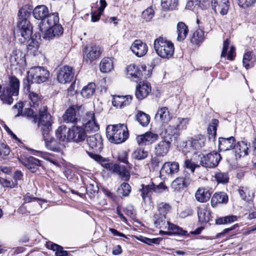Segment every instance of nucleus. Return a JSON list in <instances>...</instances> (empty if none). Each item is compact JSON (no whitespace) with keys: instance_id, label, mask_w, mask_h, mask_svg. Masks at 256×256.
Returning <instances> with one entry per match:
<instances>
[{"instance_id":"f257e3e1","label":"nucleus","mask_w":256,"mask_h":256,"mask_svg":"<svg viewBox=\"0 0 256 256\" xmlns=\"http://www.w3.org/2000/svg\"><path fill=\"white\" fill-rule=\"evenodd\" d=\"M30 15V12L28 11L26 8H22L18 12L19 20L17 28L14 30V34L15 37L20 36L19 40L22 44L25 43L32 34V28L28 20Z\"/></svg>"},{"instance_id":"f03ea898","label":"nucleus","mask_w":256,"mask_h":256,"mask_svg":"<svg viewBox=\"0 0 256 256\" xmlns=\"http://www.w3.org/2000/svg\"><path fill=\"white\" fill-rule=\"evenodd\" d=\"M88 155L108 170L118 174L124 180H128L130 174L128 170L122 166L108 162V160L99 154L86 151Z\"/></svg>"},{"instance_id":"7ed1b4c3","label":"nucleus","mask_w":256,"mask_h":256,"mask_svg":"<svg viewBox=\"0 0 256 256\" xmlns=\"http://www.w3.org/2000/svg\"><path fill=\"white\" fill-rule=\"evenodd\" d=\"M176 130L167 126L160 134L162 140L155 146L154 152L157 156H164L169 152L172 140V136L175 135Z\"/></svg>"},{"instance_id":"20e7f679","label":"nucleus","mask_w":256,"mask_h":256,"mask_svg":"<svg viewBox=\"0 0 256 256\" xmlns=\"http://www.w3.org/2000/svg\"><path fill=\"white\" fill-rule=\"evenodd\" d=\"M106 136L110 142L114 144L124 142L128 137L126 126L120 124L108 126L106 128Z\"/></svg>"},{"instance_id":"39448f33","label":"nucleus","mask_w":256,"mask_h":256,"mask_svg":"<svg viewBox=\"0 0 256 256\" xmlns=\"http://www.w3.org/2000/svg\"><path fill=\"white\" fill-rule=\"evenodd\" d=\"M20 81L15 76L10 78V86L4 87L2 88L0 85V99L4 104H11L13 102L12 96L18 94Z\"/></svg>"},{"instance_id":"423d86ee","label":"nucleus","mask_w":256,"mask_h":256,"mask_svg":"<svg viewBox=\"0 0 256 256\" xmlns=\"http://www.w3.org/2000/svg\"><path fill=\"white\" fill-rule=\"evenodd\" d=\"M146 68L145 65H128L125 70L126 77L135 82L141 80L143 76L147 78L150 76L154 67L150 65L148 70Z\"/></svg>"},{"instance_id":"0eeeda50","label":"nucleus","mask_w":256,"mask_h":256,"mask_svg":"<svg viewBox=\"0 0 256 256\" xmlns=\"http://www.w3.org/2000/svg\"><path fill=\"white\" fill-rule=\"evenodd\" d=\"M154 48L157 54L163 58H169L174 52L173 44L163 38L159 37L154 41Z\"/></svg>"},{"instance_id":"6e6552de","label":"nucleus","mask_w":256,"mask_h":256,"mask_svg":"<svg viewBox=\"0 0 256 256\" xmlns=\"http://www.w3.org/2000/svg\"><path fill=\"white\" fill-rule=\"evenodd\" d=\"M103 52L100 45L92 43L83 48L84 61L87 63H92L98 59Z\"/></svg>"},{"instance_id":"1a4fd4ad","label":"nucleus","mask_w":256,"mask_h":256,"mask_svg":"<svg viewBox=\"0 0 256 256\" xmlns=\"http://www.w3.org/2000/svg\"><path fill=\"white\" fill-rule=\"evenodd\" d=\"M39 116H38V124L40 126L43 136L48 134L52 130V120L51 115L48 113L47 107L43 106L39 110Z\"/></svg>"},{"instance_id":"9d476101","label":"nucleus","mask_w":256,"mask_h":256,"mask_svg":"<svg viewBox=\"0 0 256 256\" xmlns=\"http://www.w3.org/2000/svg\"><path fill=\"white\" fill-rule=\"evenodd\" d=\"M82 106L76 104L68 108L62 116L63 120L66 123L76 124L80 116V112H83Z\"/></svg>"},{"instance_id":"9b49d317","label":"nucleus","mask_w":256,"mask_h":256,"mask_svg":"<svg viewBox=\"0 0 256 256\" xmlns=\"http://www.w3.org/2000/svg\"><path fill=\"white\" fill-rule=\"evenodd\" d=\"M28 74L34 82L38 84L46 82L50 74L49 72L46 68L38 66L32 67L28 71Z\"/></svg>"},{"instance_id":"f8f14e48","label":"nucleus","mask_w":256,"mask_h":256,"mask_svg":"<svg viewBox=\"0 0 256 256\" xmlns=\"http://www.w3.org/2000/svg\"><path fill=\"white\" fill-rule=\"evenodd\" d=\"M220 159V155L218 152H212L201 156L200 164L205 168H214L218 165Z\"/></svg>"},{"instance_id":"ddd939ff","label":"nucleus","mask_w":256,"mask_h":256,"mask_svg":"<svg viewBox=\"0 0 256 256\" xmlns=\"http://www.w3.org/2000/svg\"><path fill=\"white\" fill-rule=\"evenodd\" d=\"M206 138L202 135L191 138L186 142L182 149L183 152H190V150H200L204 146Z\"/></svg>"},{"instance_id":"4468645a","label":"nucleus","mask_w":256,"mask_h":256,"mask_svg":"<svg viewBox=\"0 0 256 256\" xmlns=\"http://www.w3.org/2000/svg\"><path fill=\"white\" fill-rule=\"evenodd\" d=\"M58 71L57 78L60 82L66 84L72 80L74 72L72 66L68 65H60Z\"/></svg>"},{"instance_id":"2eb2a0df","label":"nucleus","mask_w":256,"mask_h":256,"mask_svg":"<svg viewBox=\"0 0 256 256\" xmlns=\"http://www.w3.org/2000/svg\"><path fill=\"white\" fill-rule=\"evenodd\" d=\"M82 124L86 132H95L98 130L99 126L96 122L94 112H86L82 118Z\"/></svg>"},{"instance_id":"dca6fc26","label":"nucleus","mask_w":256,"mask_h":256,"mask_svg":"<svg viewBox=\"0 0 256 256\" xmlns=\"http://www.w3.org/2000/svg\"><path fill=\"white\" fill-rule=\"evenodd\" d=\"M33 16L36 19L41 20L38 26L40 30L43 32L44 20L46 18L49 14L48 8L44 5L36 6L33 10Z\"/></svg>"},{"instance_id":"f3484780","label":"nucleus","mask_w":256,"mask_h":256,"mask_svg":"<svg viewBox=\"0 0 256 256\" xmlns=\"http://www.w3.org/2000/svg\"><path fill=\"white\" fill-rule=\"evenodd\" d=\"M192 182L190 175L188 173H184L182 176L176 178L172 183V188L174 190H180L189 186Z\"/></svg>"},{"instance_id":"a211bd4d","label":"nucleus","mask_w":256,"mask_h":256,"mask_svg":"<svg viewBox=\"0 0 256 256\" xmlns=\"http://www.w3.org/2000/svg\"><path fill=\"white\" fill-rule=\"evenodd\" d=\"M43 28L44 29L42 32H44L43 38L46 40H50L58 38L64 32V28L60 24L46 28V30H45V28Z\"/></svg>"},{"instance_id":"6ab92c4d","label":"nucleus","mask_w":256,"mask_h":256,"mask_svg":"<svg viewBox=\"0 0 256 256\" xmlns=\"http://www.w3.org/2000/svg\"><path fill=\"white\" fill-rule=\"evenodd\" d=\"M230 44V40L228 39H226L223 43L222 50L220 56V62H222L226 63V60H232L235 56V48L234 46H230V50L228 52V49Z\"/></svg>"},{"instance_id":"aec40b11","label":"nucleus","mask_w":256,"mask_h":256,"mask_svg":"<svg viewBox=\"0 0 256 256\" xmlns=\"http://www.w3.org/2000/svg\"><path fill=\"white\" fill-rule=\"evenodd\" d=\"M158 135L152 132H148L145 134L138 136L136 140L138 145H149L158 140Z\"/></svg>"},{"instance_id":"412c9836","label":"nucleus","mask_w":256,"mask_h":256,"mask_svg":"<svg viewBox=\"0 0 256 256\" xmlns=\"http://www.w3.org/2000/svg\"><path fill=\"white\" fill-rule=\"evenodd\" d=\"M212 8L216 13L225 15L228 13L230 8L228 0H212Z\"/></svg>"},{"instance_id":"4be33fe9","label":"nucleus","mask_w":256,"mask_h":256,"mask_svg":"<svg viewBox=\"0 0 256 256\" xmlns=\"http://www.w3.org/2000/svg\"><path fill=\"white\" fill-rule=\"evenodd\" d=\"M48 134L43 136L46 148L54 152H60L64 146V144L60 141L58 142L54 138L48 137Z\"/></svg>"},{"instance_id":"5701e85b","label":"nucleus","mask_w":256,"mask_h":256,"mask_svg":"<svg viewBox=\"0 0 256 256\" xmlns=\"http://www.w3.org/2000/svg\"><path fill=\"white\" fill-rule=\"evenodd\" d=\"M86 138V132L80 126H74L70 128V140L80 142L84 140Z\"/></svg>"},{"instance_id":"b1692460","label":"nucleus","mask_w":256,"mask_h":256,"mask_svg":"<svg viewBox=\"0 0 256 256\" xmlns=\"http://www.w3.org/2000/svg\"><path fill=\"white\" fill-rule=\"evenodd\" d=\"M130 50L138 57H142L146 54L148 47L146 44L141 40H136L132 44Z\"/></svg>"},{"instance_id":"393cba45","label":"nucleus","mask_w":256,"mask_h":256,"mask_svg":"<svg viewBox=\"0 0 256 256\" xmlns=\"http://www.w3.org/2000/svg\"><path fill=\"white\" fill-rule=\"evenodd\" d=\"M151 92L150 84L148 82H140L137 86L135 94L138 100L146 98Z\"/></svg>"},{"instance_id":"a878e982","label":"nucleus","mask_w":256,"mask_h":256,"mask_svg":"<svg viewBox=\"0 0 256 256\" xmlns=\"http://www.w3.org/2000/svg\"><path fill=\"white\" fill-rule=\"evenodd\" d=\"M132 98L130 95L126 96L115 95L113 96L112 104L114 106L122 108L130 104Z\"/></svg>"},{"instance_id":"bb28decb","label":"nucleus","mask_w":256,"mask_h":256,"mask_svg":"<svg viewBox=\"0 0 256 256\" xmlns=\"http://www.w3.org/2000/svg\"><path fill=\"white\" fill-rule=\"evenodd\" d=\"M20 161L32 172H36L41 165L40 161L33 156H29L25 159L22 158Z\"/></svg>"},{"instance_id":"cd10ccee","label":"nucleus","mask_w":256,"mask_h":256,"mask_svg":"<svg viewBox=\"0 0 256 256\" xmlns=\"http://www.w3.org/2000/svg\"><path fill=\"white\" fill-rule=\"evenodd\" d=\"M87 142L90 148L96 151H100L102 149V136L98 134L90 136L87 138Z\"/></svg>"},{"instance_id":"c85d7f7f","label":"nucleus","mask_w":256,"mask_h":256,"mask_svg":"<svg viewBox=\"0 0 256 256\" xmlns=\"http://www.w3.org/2000/svg\"><path fill=\"white\" fill-rule=\"evenodd\" d=\"M25 90L26 92H27L28 97L30 100V106L34 108H38L42 102V96L39 93L31 90L30 86H28L26 89H25Z\"/></svg>"},{"instance_id":"c756f323","label":"nucleus","mask_w":256,"mask_h":256,"mask_svg":"<svg viewBox=\"0 0 256 256\" xmlns=\"http://www.w3.org/2000/svg\"><path fill=\"white\" fill-rule=\"evenodd\" d=\"M56 135L59 141L62 144L70 141V128H68L66 126H60L56 132Z\"/></svg>"},{"instance_id":"7c9ffc66","label":"nucleus","mask_w":256,"mask_h":256,"mask_svg":"<svg viewBox=\"0 0 256 256\" xmlns=\"http://www.w3.org/2000/svg\"><path fill=\"white\" fill-rule=\"evenodd\" d=\"M154 118L157 122H162V124H167L171 118L168 108L165 106L158 108Z\"/></svg>"},{"instance_id":"2f4dec72","label":"nucleus","mask_w":256,"mask_h":256,"mask_svg":"<svg viewBox=\"0 0 256 256\" xmlns=\"http://www.w3.org/2000/svg\"><path fill=\"white\" fill-rule=\"evenodd\" d=\"M250 147V144L244 141L238 142L234 145V149L236 156L238 158L246 156L248 154V150Z\"/></svg>"},{"instance_id":"473e14b6","label":"nucleus","mask_w":256,"mask_h":256,"mask_svg":"<svg viewBox=\"0 0 256 256\" xmlns=\"http://www.w3.org/2000/svg\"><path fill=\"white\" fill-rule=\"evenodd\" d=\"M234 145L235 138L233 136L228 138H219L218 149L221 151H226L234 148Z\"/></svg>"},{"instance_id":"72a5a7b5","label":"nucleus","mask_w":256,"mask_h":256,"mask_svg":"<svg viewBox=\"0 0 256 256\" xmlns=\"http://www.w3.org/2000/svg\"><path fill=\"white\" fill-rule=\"evenodd\" d=\"M179 170V164L177 162H166L160 170L161 174L172 176Z\"/></svg>"},{"instance_id":"f704fd0d","label":"nucleus","mask_w":256,"mask_h":256,"mask_svg":"<svg viewBox=\"0 0 256 256\" xmlns=\"http://www.w3.org/2000/svg\"><path fill=\"white\" fill-rule=\"evenodd\" d=\"M211 196L210 190L204 188H198L196 192L195 197L197 201L204 202L209 200Z\"/></svg>"},{"instance_id":"c9c22d12","label":"nucleus","mask_w":256,"mask_h":256,"mask_svg":"<svg viewBox=\"0 0 256 256\" xmlns=\"http://www.w3.org/2000/svg\"><path fill=\"white\" fill-rule=\"evenodd\" d=\"M198 220L201 222H208L210 220V213L208 208L202 205L198 208Z\"/></svg>"},{"instance_id":"e433bc0d","label":"nucleus","mask_w":256,"mask_h":256,"mask_svg":"<svg viewBox=\"0 0 256 256\" xmlns=\"http://www.w3.org/2000/svg\"><path fill=\"white\" fill-rule=\"evenodd\" d=\"M228 201V196L224 192H217L214 193L211 199V204L215 207L218 204H226Z\"/></svg>"},{"instance_id":"4c0bfd02","label":"nucleus","mask_w":256,"mask_h":256,"mask_svg":"<svg viewBox=\"0 0 256 256\" xmlns=\"http://www.w3.org/2000/svg\"><path fill=\"white\" fill-rule=\"evenodd\" d=\"M189 30L187 26L183 22H178L176 26L177 40L183 41L186 37Z\"/></svg>"},{"instance_id":"58836bf2","label":"nucleus","mask_w":256,"mask_h":256,"mask_svg":"<svg viewBox=\"0 0 256 256\" xmlns=\"http://www.w3.org/2000/svg\"><path fill=\"white\" fill-rule=\"evenodd\" d=\"M140 186L141 188L140 189V196H142L144 202H145L146 198H150L154 192V183L152 182L150 184H142Z\"/></svg>"},{"instance_id":"ea45409f","label":"nucleus","mask_w":256,"mask_h":256,"mask_svg":"<svg viewBox=\"0 0 256 256\" xmlns=\"http://www.w3.org/2000/svg\"><path fill=\"white\" fill-rule=\"evenodd\" d=\"M25 42H26L28 52L35 56L39 48L38 42L31 36Z\"/></svg>"},{"instance_id":"a19ab883","label":"nucleus","mask_w":256,"mask_h":256,"mask_svg":"<svg viewBox=\"0 0 256 256\" xmlns=\"http://www.w3.org/2000/svg\"><path fill=\"white\" fill-rule=\"evenodd\" d=\"M96 86L94 83H89L87 86L82 88L81 91V95L83 98H90L95 92Z\"/></svg>"},{"instance_id":"79ce46f5","label":"nucleus","mask_w":256,"mask_h":256,"mask_svg":"<svg viewBox=\"0 0 256 256\" xmlns=\"http://www.w3.org/2000/svg\"><path fill=\"white\" fill-rule=\"evenodd\" d=\"M204 32L201 29H198L194 32L190 38V42L194 44H199L204 40Z\"/></svg>"},{"instance_id":"37998d69","label":"nucleus","mask_w":256,"mask_h":256,"mask_svg":"<svg viewBox=\"0 0 256 256\" xmlns=\"http://www.w3.org/2000/svg\"><path fill=\"white\" fill-rule=\"evenodd\" d=\"M9 62L10 64H23L26 62V60L22 53L18 54L14 52L9 56Z\"/></svg>"},{"instance_id":"c03bdc74","label":"nucleus","mask_w":256,"mask_h":256,"mask_svg":"<svg viewBox=\"0 0 256 256\" xmlns=\"http://www.w3.org/2000/svg\"><path fill=\"white\" fill-rule=\"evenodd\" d=\"M136 118L140 124L142 126H147L150 123V116L148 114L142 111H138Z\"/></svg>"},{"instance_id":"a18cd8bd","label":"nucleus","mask_w":256,"mask_h":256,"mask_svg":"<svg viewBox=\"0 0 256 256\" xmlns=\"http://www.w3.org/2000/svg\"><path fill=\"white\" fill-rule=\"evenodd\" d=\"M46 247L54 251H56V256H68V252L66 250H64L63 248L57 244L48 242L46 244Z\"/></svg>"},{"instance_id":"49530a36","label":"nucleus","mask_w":256,"mask_h":256,"mask_svg":"<svg viewBox=\"0 0 256 256\" xmlns=\"http://www.w3.org/2000/svg\"><path fill=\"white\" fill-rule=\"evenodd\" d=\"M154 226L159 228H162L165 226L166 217L164 214L156 213L154 214L153 218Z\"/></svg>"},{"instance_id":"de8ad7c7","label":"nucleus","mask_w":256,"mask_h":256,"mask_svg":"<svg viewBox=\"0 0 256 256\" xmlns=\"http://www.w3.org/2000/svg\"><path fill=\"white\" fill-rule=\"evenodd\" d=\"M178 122L176 125H169L168 126L173 127L176 130L175 134H177L180 130L186 128L187 124L189 122L188 118H178Z\"/></svg>"},{"instance_id":"09e8293b","label":"nucleus","mask_w":256,"mask_h":256,"mask_svg":"<svg viewBox=\"0 0 256 256\" xmlns=\"http://www.w3.org/2000/svg\"><path fill=\"white\" fill-rule=\"evenodd\" d=\"M167 224L168 226V229L172 234L184 236L188 234V232L186 231L182 230V228L179 227L178 226L170 223L169 222H167Z\"/></svg>"},{"instance_id":"8fccbe9b","label":"nucleus","mask_w":256,"mask_h":256,"mask_svg":"<svg viewBox=\"0 0 256 256\" xmlns=\"http://www.w3.org/2000/svg\"><path fill=\"white\" fill-rule=\"evenodd\" d=\"M161 5L166 10H175L178 5V0H161Z\"/></svg>"},{"instance_id":"3c124183","label":"nucleus","mask_w":256,"mask_h":256,"mask_svg":"<svg viewBox=\"0 0 256 256\" xmlns=\"http://www.w3.org/2000/svg\"><path fill=\"white\" fill-rule=\"evenodd\" d=\"M243 64H248V62H256V52L248 51L246 52L243 56Z\"/></svg>"},{"instance_id":"603ef678","label":"nucleus","mask_w":256,"mask_h":256,"mask_svg":"<svg viewBox=\"0 0 256 256\" xmlns=\"http://www.w3.org/2000/svg\"><path fill=\"white\" fill-rule=\"evenodd\" d=\"M238 217L236 216H228L217 218L216 222L218 224H230L236 221Z\"/></svg>"},{"instance_id":"864d4df0","label":"nucleus","mask_w":256,"mask_h":256,"mask_svg":"<svg viewBox=\"0 0 256 256\" xmlns=\"http://www.w3.org/2000/svg\"><path fill=\"white\" fill-rule=\"evenodd\" d=\"M148 152L142 148H137L132 154L133 158L137 160H142L148 157Z\"/></svg>"},{"instance_id":"5fc2aeb1","label":"nucleus","mask_w":256,"mask_h":256,"mask_svg":"<svg viewBox=\"0 0 256 256\" xmlns=\"http://www.w3.org/2000/svg\"><path fill=\"white\" fill-rule=\"evenodd\" d=\"M46 18H47L46 23L48 27L54 25L60 24H59V16L57 12L49 13Z\"/></svg>"},{"instance_id":"6e6d98bb","label":"nucleus","mask_w":256,"mask_h":256,"mask_svg":"<svg viewBox=\"0 0 256 256\" xmlns=\"http://www.w3.org/2000/svg\"><path fill=\"white\" fill-rule=\"evenodd\" d=\"M214 178L218 183L226 184L228 182L229 177L227 172H218L215 173Z\"/></svg>"},{"instance_id":"4d7b16f0","label":"nucleus","mask_w":256,"mask_h":256,"mask_svg":"<svg viewBox=\"0 0 256 256\" xmlns=\"http://www.w3.org/2000/svg\"><path fill=\"white\" fill-rule=\"evenodd\" d=\"M172 207L168 203L160 202L158 206V213L165 216L171 210Z\"/></svg>"},{"instance_id":"13d9d810","label":"nucleus","mask_w":256,"mask_h":256,"mask_svg":"<svg viewBox=\"0 0 256 256\" xmlns=\"http://www.w3.org/2000/svg\"><path fill=\"white\" fill-rule=\"evenodd\" d=\"M154 16V11L151 7H149L143 11L142 13V17L146 21L150 20Z\"/></svg>"},{"instance_id":"bf43d9fd","label":"nucleus","mask_w":256,"mask_h":256,"mask_svg":"<svg viewBox=\"0 0 256 256\" xmlns=\"http://www.w3.org/2000/svg\"><path fill=\"white\" fill-rule=\"evenodd\" d=\"M131 190V187L128 183L124 182L120 186V188L119 189L120 193L122 194L124 196H128Z\"/></svg>"},{"instance_id":"052dcab7","label":"nucleus","mask_w":256,"mask_h":256,"mask_svg":"<svg viewBox=\"0 0 256 256\" xmlns=\"http://www.w3.org/2000/svg\"><path fill=\"white\" fill-rule=\"evenodd\" d=\"M139 240L141 242L149 245H152V244H158L160 243L161 240L160 238H150L144 236H141Z\"/></svg>"},{"instance_id":"680f3d73","label":"nucleus","mask_w":256,"mask_h":256,"mask_svg":"<svg viewBox=\"0 0 256 256\" xmlns=\"http://www.w3.org/2000/svg\"><path fill=\"white\" fill-rule=\"evenodd\" d=\"M238 5L243 8H246L252 6L256 0H236Z\"/></svg>"},{"instance_id":"e2e57ef3","label":"nucleus","mask_w":256,"mask_h":256,"mask_svg":"<svg viewBox=\"0 0 256 256\" xmlns=\"http://www.w3.org/2000/svg\"><path fill=\"white\" fill-rule=\"evenodd\" d=\"M98 191V188L96 184H89L86 188V192L88 194L94 196Z\"/></svg>"},{"instance_id":"0e129e2a","label":"nucleus","mask_w":256,"mask_h":256,"mask_svg":"<svg viewBox=\"0 0 256 256\" xmlns=\"http://www.w3.org/2000/svg\"><path fill=\"white\" fill-rule=\"evenodd\" d=\"M10 152L9 148L4 144H2L0 146V157L5 158Z\"/></svg>"},{"instance_id":"69168bd1","label":"nucleus","mask_w":256,"mask_h":256,"mask_svg":"<svg viewBox=\"0 0 256 256\" xmlns=\"http://www.w3.org/2000/svg\"><path fill=\"white\" fill-rule=\"evenodd\" d=\"M200 0H187L186 8L188 10H192L196 6H198Z\"/></svg>"},{"instance_id":"338daca9","label":"nucleus","mask_w":256,"mask_h":256,"mask_svg":"<svg viewBox=\"0 0 256 256\" xmlns=\"http://www.w3.org/2000/svg\"><path fill=\"white\" fill-rule=\"evenodd\" d=\"M167 190L168 188L164 184L163 182L160 183L158 185H155L154 184L153 190L154 192L156 193L160 194Z\"/></svg>"},{"instance_id":"774afa93","label":"nucleus","mask_w":256,"mask_h":256,"mask_svg":"<svg viewBox=\"0 0 256 256\" xmlns=\"http://www.w3.org/2000/svg\"><path fill=\"white\" fill-rule=\"evenodd\" d=\"M0 182L4 186L7 188H14L16 186L14 181L8 180L6 178H0Z\"/></svg>"}]
</instances>
